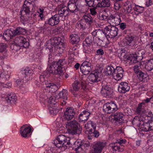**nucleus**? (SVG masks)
<instances>
[{
	"label": "nucleus",
	"instance_id": "338daca9",
	"mask_svg": "<svg viewBox=\"0 0 153 153\" xmlns=\"http://www.w3.org/2000/svg\"><path fill=\"white\" fill-rule=\"evenodd\" d=\"M53 44H54L53 45V47H52V48H54L55 47V46H56L58 44V43H60V41L57 38H55L53 39Z\"/></svg>",
	"mask_w": 153,
	"mask_h": 153
},
{
	"label": "nucleus",
	"instance_id": "f257e3e1",
	"mask_svg": "<svg viewBox=\"0 0 153 153\" xmlns=\"http://www.w3.org/2000/svg\"><path fill=\"white\" fill-rule=\"evenodd\" d=\"M66 64V61L65 59H60L57 62L53 63L48 68V70L50 73L61 75L63 74L62 66L65 65Z\"/></svg>",
	"mask_w": 153,
	"mask_h": 153
},
{
	"label": "nucleus",
	"instance_id": "de8ad7c7",
	"mask_svg": "<svg viewBox=\"0 0 153 153\" xmlns=\"http://www.w3.org/2000/svg\"><path fill=\"white\" fill-rule=\"evenodd\" d=\"M96 124L94 122L91 121H89L85 125V127L86 129H90L91 127L93 128H96Z\"/></svg>",
	"mask_w": 153,
	"mask_h": 153
},
{
	"label": "nucleus",
	"instance_id": "bb28decb",
	"mask_svg": "<svg viewBox=\"0 0 153 153\" xmlns=\"http://www.w3.org/2000/svg\"><path fill=\"white\" fill-rule=\"evenodd\" d=\"M30 5H27L24 3L21 10L20 12V15H29L30 12Z\"/></svg>",
	"mask_w": 153,
	"mask_h": 153
},
{
	"label": "nucleus",
	"instance_id": "58836bf2",
	"mask_svg": "<svg viewBox=\"0 0 153 153\" xmlns=\"http://www.w3.org/2000/svg\"><path fill=\"white\" fill-rule=\"evenodd\" d=\"M11 73V72L9 70H5L0 75V77L2 78L4 80H7L9 78Z\"/></svg>",
	"mask_w": 153,
	"mask_h": 153
},
{
	"label": "nucleus",
	"instance_id": "dca6fc26",
	"mask_svg": "<svg viewBox=\"0 0 153 153\" xmlns=\"http://www.w3.org/2000/svg\"><path fill=\"white\" fill-rule=\"evenodd\" d=\"M130 89L129 85L126 82H121L118 88L119 92L122 93H125L128 91Z\"/></svg>",
	"mask_w": 153,
	"mask_h": 153
},
{
	"label": "nucleus",
	"instance_id": "3c124183",
	"mask_svg": "<svg viewBox=\"0 0 153 153\" xmlns=\"http://www.w3.org/2000/svg\"><path fill=\"white\" fill-rule=\"evenodd\" d=\"M119 57L121 60L128 62L129 59L128 56L126 53L122 52L120 54V55H119Z\"/></svg>",
	"mask_w": 153,
	"mask_h": 153
},
{
	"label": "nucleus",
	"instance_id": "4468645a",
	"mask_svg": "<svg viewBox=\"0 0 153 153\" xmlns=\"http://www.w3.org/2000/svg\"><path fill=\"white\" fill-rule=\"evenodd\" d=\"M91 64L88 62H83L80 67L81 72L84 75L88 74L91 71Z\"/></svg>",
	"mask_w": 153,
	"mask_h": 153
},
{
	"label": "nucleus",
	"instance_id": "4c0bfd02",
	"mask_svg": "<svg viewBox=\"0 0 153 153\" xmlns=\"http://www.w3.org/2000/svg\"><path fill=\"white\" fill-rule=\"evenodd\" d=\"M138 56L136 53L133 54L128 56V62L131 63H136L138 62L137 60Z\"/></svg>",
	"mask_w": 153,
	"mask_h": 153
},
{
	"label": "nucleus",
	"instance_id": "4be33fe9",
	"mask_svg": "<svg viewBox=\"0 0 153 153\" xmlns=\"http://www.w3.org/2000/svg\"><path fill=\"white\" fill-rule=\"evenodd\" d=\"M6 98L7 102L11 104H15L17 100V97L14 94H8Z\"/></svg>",
	"mask_w": 153,
	"mask_h": 153
},
{
	"label": "nucleus",
	"instance_id": "393cba45",
	"mask_svg": "<svg viewBox=\"0 0 153 153\" xmlns=\"http://www.w3.org/2000/svg\"><path fill=\"white\" fill-rule=\"evenodd\" d=\"M85 145V143H82L80 141H76L74 144V149L76 151H80L84 149Z\"/></svg>",
	"mask_w": 153,
	"mask_h": 153
},
{
	"label": "nucleus",
	"instance_id": "39448f33",
	"mask_svg": "<svg viewBox=\"0 0 153 153\" xmlns=\"http://www.w3.org/2000/svg\"><path fill=\"white\" fill-rule=\"evenodd\" d=\"M79 125L77 122L75 120L66 123V128L69 130V132L72 134L76 133V129L78 128Z\"/></svg>",
	"mask_w": 153,
	"mask_h": 153
},
{
	"label": "nucleus",
	"instance_id": "bf43d9fd",
	"mask_svg": "<svg viewBox=\"0 0 153 153\" xmlns=\"http://www.w3.org/2000/svg\"><path fill=\"white\" fill-rule=\"evenodd\" d=\"M92 37L91 36H88L86 38L85 40L83 43V45H92Z\"/></svg>",
	"mask_w": 153,
	"mask_h": 153
},
{
	"label": "nucleus",
	"instance_id": "5fc2aeb1",
	"mask_svg": "<svg viewBox=\"0 0 153 153\" xmlns=\"http://www.w3.org/2000/svg\"><path fill=\"white\" fill-rule=\"evenodd\" d=\"M141 128H142V130L145 131L151 130V128H150V127H149V125L148 123H144V124L143 125H142V126H141Z\"/></svg>",
	"mask_w": 153,
	"mask_h": 153
},
{
	"label": "nucleus",
	"instance_id": "72a5a7b5",
	"mask_svg": "<svg viewBox=\"0 0 153 153\" xmlns=\"http://www.w3.org/2000/svg\"><path fill=\"white\" fill-rule=\"evenodd\" d=\"M83 52L88 54L91 53L93 52V46L92 45H83Z\"/></svg>",
	"mask_w": 153,
	"mask_h": 153
},
{
	"label": "nucleus",
	"instance_id": "f3484780",
	"mask_svg": "<svg viewBox=\"0 0 153 153\" xmlns=\"http://www.w3.org/2000/svg\"><path fill=\"white\" fill-rule=\"evenodd\" d=\"M144 118L143 116L140 115H139L137 116H136L133 119L132 123L137 126L140 127L142 125L144 124Z\"/></svg>",
	"mask_w": 153,
	"mask_h": 153
},
{
	"label": "nucleus",
	"instance_id": "37998d69",
	"mask_svg": "<svg viewBox=\"0 0 153 153\" xmlns=\"http://www.w3.org/2000/svg\"><path fill=\"white\" fill-rule=\"evenodd\" d=\"M145 68L149 71H150L153 69V59H150L148 61L145 66Z\"/></svg>",
	"mask_w": 153,
	"mask_h": 153
},
{
	"label": "nucleus",
	"instance_id": "aec40b11",
	"mask_svg": "<svg viewBox=\"0 0 153 153\" xmlns=\"http://www.w3.org/2000/svg\"><path fill=\"white\" fill-rule=\"evenodd\" d=\"M59 98L61 99V104L62 105H65L66 103V100L67 99V91L65 90H63L59 94Z\"/></svg>",
	"mask_w": 153,
	"mask_h": 153
},
{
	"label": "nucleus",
	"instance_id": "ddd939ff",
	"mask_svg": "<svg viewBox=\"0 0 153 153\" xmlns=\"http://www.w3.org/2000/svg\"><path fill=\"white\" fill-rule=\"evenodd\" d=\"M123 72L124 71L122 67H117L112 74L113 78L117 80L120 79L123 77Z\"/></svg>",
	"mask_w": 153,
	"mask_h": 153
},
{
	"label": "nucleus",
	"instance_id": "774afa93",
	"mask_svg": "<svg viewBox=\"0 0 153 153\" xmlns=\"http://www.w3.org/2000/svg\"><path fill=\"white\" fill-rule=\"evenodd\" d=\"M126 140L125 139H121V138L117 139L116 142V143H119L121 146L122 145V144H124L125 143Z\"/></svg>",
	"mask_w": 153,
	"mask_h": 153
},
{
	"label": "nucleus",
	"instance_id": "1a4fd4ad",
	"mask_svg": "<svg viewBox=\"0 0 153 153\" xmlns=\"http://www.w3.org/2000/svg\"><path fill=\"white\" fill-rule=\"evenodd\" d=\"M117 109L116 104L112 102L105 103L103 107V110L107 113H113L116 111Z\"/></svg>",
	"mask_w": 153,
	"mask_h": 153
},
{
	"label": "nucleus",
	"instance_id": "c756f323",
	"mask_svg": "<svg viewBox=\"0 0 153 153\" xmlns=\"http://www.w3.org/2000/svg\"><path fill=\"white\" fill-rule=\"evenodd\" d=\"M12 31L14 36H15L16 35L24 34L26 33V30L21 27H19L15 30H12Z\"/></svg>",
	"mask_w": 153,
	"mask_h": 153
},
{
	"label": "nucleus",
	"instance_id": "603ef678",
	"mask_svg": "<svg viewBox=\"0 0 153 153\" xmlns=\"http://www.w3.org/2000/svg\"><path fill=\"white\" fill-rule=\"evenodd\" d=\"M57 102L56 100H55L53 97H49V99L48 98V99L46 100V103H48L49 104L53 105L56 104Z\"/></svg>",
	"mask_w": 153,
	"mask_h": 153
},
{
	"label": "nucleus",
	"instance_id": "f8f14e48",
	"mask_svg": "<svg viewBox=\"0 0 153 153\" xmlns=\"http://www.w3.org/2000/svg\"><path fill=\"white\" fill-rule=\"evenodd\" d=\"M75 115L74 109L72 107H68L64 113V118L67 120H69L74 118Z\"/></svg>",
	"mask_w": 153,
	"mask_h": 153
},
{
	"label": "nucleus",
	"instance_id": "c9c22d12",
	"mask_svg": "<svg viewBox=\"0 0 153 153\" xmlns=\"http://www.w3.org/2000/svg\"><path fill=\"white\" fill-rule=\"evenodd\" d=\"M86 4L90 7H95L99 3L100 0H85Z\"/></svg>",
	"mask_w": 153,
	"mask_h": 153
},
{
	"label": "nucleus",
	"instance_id": "0eeeda50",
	"mask_svg": "<svg viewBox=\"0 0 153 153\" xmlns=\"http://www.w3.org/2000/svg\"><path fill=\"white\" fill-rule=\"evenodd\" d=\"M121 20L120 16L116 13L111 14L108 19V22L110 25L115 26L120 24Z\"/></svg>",
	"mask_w": 153,
	"mask_h": 153
},
{
	"label": "nucleus",
	"instance_id": "a878e982",
	"mask_svg": "<svg viewBox=\"0 0 153 153\" xmlns=\"http://www.w3.org/2000/svg\"><path fill=\"white\" fill-rule=\"evenodd\" d=\"M45 84L46 87L51 92H54L58 89L57 86L55 84L48 82H46Z\"/></svg>",
	"mask_w": 153,
	"mask_h": 153
},
{
	"label": "nucleus",
	"instance_id": "13d9d810",
	"mask_svg": "<svg viewBox=\"0 0 153 153\" xmlns=\"http://www.w3.org/2000/svg\"><path fill=\"white\" fill-rule=\"evenodd\" d=\"M6 52V46L4 45H0V53H4V56L3 57L1 56V58H4L7 56V54L5 53Z\"/></svg>",
	"mask_w": 153,
	"mask_h": 153
},
{
	"label": "nucleus",
	"instance_id": "6e6d98bb",
	"mask_svg": "<svg viewBox=\"0 0 153 153\" xmlns=\"http://www.w3.org/2000/svg\"><path fill=\"white\" fill-rule=\"evenodd\" d=\"M110 147H111L112 150L114 151H120V147L119 146L117 145L116 143H112L110 144Z\"/></svg>",
	"mask_w": 153,
	"mask_h": 153
},
{
	"label": "nucleus",
	"instance_id": "2f4dec72",
	"mask_svg": "<svg viewBox=\"0 0 153 153\" xmlns=\"http://www.w3.org/2000/svg\"><path fill=\"white\" fill-rule=\"evenodd\" d=\"M114 117L113 119L117 122H120L122 120L123 114L120 112H117L111 115Z\"/></svg>",
	"mask_w": 153,
	"mask_h": 153
},
{
	"label": "nucleus",
	"instance_id": "cd10ccee",
	"mask_svg": "<svg viewBox=\"0 0 153 153\" xmlns=\"http://www.w3.org/2000/svg\"><path fill=\"white\" fill-rule=\"evenodd\" d=\"M14 36L12 30L8 29L4 31L3 37L6 41H8Z\"/></svg>",
	"mask_w": 153,
	"mask_h": 153
},
{
	"label": "nucleus",
	"instance_id": "9d476101",
	"mask_svg": "<svg viewBox=\"0 0 153 153\" xmlns=\"http://www.w3.org/2000/svg\"><path fill=\"white\" fill-rule=\"evenodd\" d=\"M32 132L31 127L27 125H23L20 129V134L24 137H30L31 135Z\"/></svg>",
	"mask_w": 153,
	"mask_h": 153
},
{
	"label": "nucleus",
	"instance_id": "0e129e2a",
	"mask_svg": "<svg viewBox=\"0 0 153 153\" xmlns=\"http://www.w3.org/2000/svg\"><path fill=\"white\" fill-rule=\"evenodd\" d=\"M1 86L6 88H9L12 85V84L10 82L4 83V82L1 83Z\"/></svg>",
	"mask_w": 153,
	"mask_h": 153
},
{
	"label": "nucleus",
	"instance_id": "a19ab883",
	"mask_svg": "<svg viewBox=\"0 0 153 153\" xmlns=\"http://www.w3.org/2000/svg\"><path fill=\"white\" fill-rule=\"evenodd\" d=\"M78 27L80 29L84 30L89 27L82 19L81 21L77 23Z\"/></svg>",
	"mask_w": 153,
	"mask_h": 153
},
{
	"label": "nucleus",
	"instance_id": "6ab92c4d",
	"mask_svg": "<svg viewBox=\"0 0 153 153\" xmlns=\"http://www.w3.org/2000/svg\"><path fill=\"white\" fill-rule=\"evenodd\" d=\"M112 91L111 88L106 85H103L101 90V93L102 95L107 97L111 95L112 93Z\"/></svg>",
	"mask_w": 153,
	"mask_h": 153
},
{
	"label": "nucleus",
	"instance_id": "09e8293b",
	"mask_svg": "<svg viewBox=\"0 0 153 153\" xmlns=\"http://www.w3.org/2000/svg\"><path fill=\"white\" fill-rule=\"evenodd\" d=\"M72 87L75 91H78L80 87V84L79 82L77 80H76L72 84Z\"/></svg>",
	"mask_w": 153,
	"mask_h": 153
},
{
	"label": "nucleus",
	"instance_id": "423d86ee",
	"mask_svg": "<svg viewBox=\"0 0 153 153\" xmlns=\"http://www.w3.org/2000/svg\"><path fill=\"white\" fill-rule=\"evenodd\" d=\"M14 42L15 44L12 45L14 48L15 46H22L24 48H27L29 45V43L27 41L26 39L22 36L16 37L15 39Z\"/></svg>",
	"mask_w": 153,
	"mask_h": 153
},
{
	"label": "nucleus",
	"instance_id": "79ce46f5",
	"mask_svg": "<svg viewBox=\"0 0 153 153\" xmlns=\"http://www.w3.org/2000/svg\"><path fill=\"white\" fill-rule=\"evenodd\" d=\"M98 7H108L110 6V0H102L100 4H98Z\"/></svg>",
	"mask_w": 153,
	"mask_h": 153
},
{
	"label": "nucleus",
	"instance_id": "c03bdc74",
	"mask_svg": "<svg viewBox=\"0 0 153 153\" xmlns=\"http://www.w3.org/2000/svg\"><path fill=\"white\" fill-rule=\"evenodd\" d=\"M135 11V13L137 15L139 13H142L144 10V8L138 5H135L133 8Z\"/></svg>",
	"mask_w": 153,
	"mask_h": 153
},
{
	"label": "nucleus",
	"instance_id": "69168bd1",
	"mask_svg": "<svg viewBox=\"0 0 153 153\" xmlns=\"http://www.w3.org/2000/svg\"><path fill=\"white\" fill-rule=\"evenodd\" d=\"M96 6H95V7H94L93 8H90V9L91 14L93 16H95L97 14V12L96 11Z\"/></svg>",
	"mask_w": 153,
	"mask_h": 153
},
{
	"label": "nucleus",
	"instance_id": "4d7b16f0",
	"mask_svg": "<svg viewBox=\"0 0 153 153\" xmlns=\"http://www.w3.org/2000/svg\"><path fill=\"white\" fill-rule=\"evenodd\" d=\"M147 75L142 72H140L138 76V79L140 81L144 82L146 78Z\"/></svg>",
	"mask_w": 153,
	"mask_h": 153
},
{
	"label": "nucleus",
	"instance_id": "ea45409f",
	"mask_svg": "<svg viewBox=\"0 0 153 153\" xmlns=\"http://www.w3.org/2000/svg\"><path fill=\"white\" fill-rule=\"evenodd\" d=\"M56 147L55 144L52 143L44 153H54L55 152Z\"/></svg>",
	"mask_w": 153,
	"mask_h": 153
},
{
	"label": "nucleus",
	"instance_id": "e433bc0d",
	"mask_svg": "<svg viewBox=\"0 0 153 153\" xmlns=\"http://www.w3.org/2000/svg\"><path fill=\"white\" fill-rule=\"evenodd\" d=\"M71 42L72 44L77 43L79 41L78 35L76 34H72L70 36Z\"/></svg>",
	"mask_w": 153,
	"mask_h": 153
},
{
	"label": "nucleus",
	"instance_id": "8fccbe9b",
	"mask_svg": "<svg viewBox=\"0 0 153 153\" xmlns=\"http://www.w3.org/2000/svg\"><path fill=\"white\" fill-rule=\"evenodd\" d=\"M68 10L72 13H74L76 10L77 7L74 3H70L68 5Z\"/></svg>",
	"mask_w": 153,
	"mask_h": 153
},
{
	"label": "nucleus",
	"instance_id": "864d4df0",
	"mask_svg": "<svg viewBox=\"0 0 153 153\" xmlns=\"http://www.w3.org/2000/svg\"><path fill=\"white\" fill-rule=\"evenodd\" d=\"M100 17L101 19L103 20H107L108 16H107L106 11L105 10H103L101 13L100 14Z\"/></svg>",
	"mask_w": 153,
	"mask_h": 153
},
{
	"label": "nucleus",
	"instance_id": "7ed1b4c3",
	"mask_svg": "<svg viewBox=\"0 0 153 153\" xmlns=\"http://www.w3.org/2000/svg\"><path fill=\"white\" fill-rule=\"evenodd\" d=\"M92 35L93 37V41L95 43L98 44L99 42V41L102 40L105 37H108L106 35L105 32H103V30L99 29L93 31L92 33Z\"/></svg>",
	"mask_w": 153,
	"mask_h": 153
},
{
	"label": "nucleus",
	"instance_id": "e2e57ef3",
	"mask_svg": "<svg viewBox=\"0 0 153 153\" xmlns=\"http://www.w3.org/2000/svg\"><path fill=\"white\" fill-rule=\"evenodd\" d=\"M80 85L82 87V89L84 90L86 88L87 83L85 82V79H82L81 80V84Z\"/></svg>",
	"mask_w": 153,
	"mask_h": 153
},
{
	"label": "nucleus",
	"instance_id": "b1692460",
	"mask_svg": "<svg viewBox=\"0 0 153 153\" xmlns=\"http://www.w3.org/2000/svg\"><path fill=\"white\" fill-rule=\"evenodd\" d=\"M123 8L126 13H132V9L130 2L127 1L125 2L124 4Z\"/></svg>",
	"mask_w": 153,
	"mask_h": 153
},
{
	"label": "nucleus",
	"instance_id": "680f3d73",
	"mask_svg": "<svg viewBox=\"0 0 153 153\" xmlns=\"http://www.w3.org/2000/svg\"><path fill=\"white\" fill-rule=\"evenodd\" d=\"M50 111L51 114H56L59 111V110L54 106L53 108L52 107L50 109Z\"/></svg>",
	"mask_w": 153,
	"mask_h": 153
},
{
	"label": "nucleus",
	"instance_id": "a18cd8bd",
	"mask_svg": "<svg viewBox=\"0 0 153 153\" xmlns=\"http://www.w3.org/2000/svg\"><path fill=\"white\" fill-rule=\"evenodd\" d=\"M65 44L62 42L58 43V44L54 48L58 50L60 53L62 52L65 48Z\"/></svg>",
	"mask_w": 153,
	"mask_h": 153
},
{
	"label": "nucleus",
	"instance_id": "20e7f679",
	"mask_svg": "<svg viewBox=\"0 0 153 153\" xmlns=\"http://www.w3.org/2000/svg\"><path fill=\"white\" fill-rule=\"evenodd\" d=\"M104 31L108 38H113L117 35L118 29L115 26L108 25L105 27Z\"/></svg>",
	"mask_w": 153,
	"mask_h": 153
},
{
	"label": "nucleus",
	"instance_id": "f704fd0d",
	"mask_svg": "<svg viewBox=\"0 0 153 153\" xmlns=\"http://www.w3.org/2000/svg\"><path fill=\"white\" fill-rule=\"evenodd\" d=\"M68 13V11L66 7H63L58 10V15L61 16H66Z\"/></svg>",
	"mask_w": 153,
	"mask_h": 153
},
{
	"label": "nucleus",
	"instance_id": "473e14b6",
	"mask_svg": "<svg viewBox=\"0 0 153 153\" xmlns=\"http://www.w3.org/2000/svg\"><path fill=\"white\" fill-rule=\"evenodd\" d=\"M115 69L111 65L107 66L105 68L104 72L105 74L107 76L112 75L113 71Z\"/></svg>",
	"mask_w": 153,
	"mask_h": 153
},
{
	"label": "nucleus",
	"instance_id": "49530a36",
	"mask_svg": "<svg viewBox=\"0 0 153 153\" xmlns=\"http://www.w3.org/2000/svg\"><path fill=\"white\" fill-rule=\"evenodd\" d=\"M144 103L142 102L138 105L136 109V112L138 114L145 113L146 111L142 108V105H144Z\"/></svg>",
	"mask_w": 153,
	"mask_h": 153
},
{
	"label": "nucleus",
	"instance_id": "412c9836",
	"mask_svg": "<svg viewBox=\"0 0 153 153\" xmlns=\"http://www.w3.org/2000/svg\"><path fill=\"white\" fill-rule=\"evenodd\" d=\"M90 115V113L86 110L82 111L79 116L78 120L80 122H84L88 120Z\"/></svg>",
	"mask_w": 153,
	"mask_h": 153
},
{
	"label": "nucleus",
	"instance_id": "c85d7f7f",
	"mask_svg": "<svg viewBox=\"0 0 153 153\" xmlns=\"http://www.w3.org/2000/svg\"><path fill=\"white\" fill-rule=\"evenodd\" d=\"M33 70L31 68H27L24 70V73L25 74V77L27 80L32 79L31 76L33 74Z\"/></svg>",
	"mask_w": 153,
	"mask_h": 153
},
{
	"label": "nucleus",
	"instance_id": "5701e85b",
	"mask_svg": "<svg viewBox=\"0 0 153 153\" xmlns=\"http://www.w3.org/2000/svg\"><path fill=\"white\" fill-rule=\"evenodd\" d=\"M37 98L39 100L40 102L46 103V100L48 99V97L45 95L43 92H38L36 94Z\"/></svg>",
	"mask_w": 153,
	"mask_h": 153
},
{
	"label": "nucleus",
	"instance_id": "7c9ffc66",
	"mask_svg": "<svg viewBox=\"0 0 153 153\" xmlns=\"http://www.w3.org/2000/svg\"><path fill=\"white\" fill-rule=\"evenodd\" d=\"M82 19L89 27L93 23V19L89 15L84 16Z\"/></svg>",
	"mask_w": 153,
	"mask_h": 153
},
{
	"label": "nucleus",
	"instance_id": "9b49d317",
	"mask_svg": "<svg viewBox=\"0 0 153 153\" xmlns=\"http://www.w3.org/2000/svg\"><path fill=\"white\" fill-rule=\"evenodd\" d=\"M105 146L106 144L104 142H97L93 146L92 153H101Z\"/></svg>",
	"mask_w": 153,
	"mask_h": 153
},
{
	"label": "nucleus",
	"instance_id": "f03ea898",
	"mask_svg": "<svg viewBox=\"0 0 153 153\" xmlns=\"http://www.w3.org/2000/svg\"><path fill=\"white\" fill-rule=\"evenodd\" d=\"M68 139L65 135H60L58 136L57 138L54 141V143L57 147H67L70 144L69 139Z\"/></svg>",
	"mask_w": 153,
	"mask_h": 153
},
{
	"label": "nucleus",
	"instance_id": "052dcab7",
	"mask_svg": "<svg viewBox=\"0 0 153 153\" xmlns=\"http://www.w3.org/2000/svg\"><path fill=\"white\" fill-rule=\"evenodd\" d=\"M146 51L143 50L139 51L136 54H137L138 57H142V58L145 57Z\"/></svg>",
	"mask_w": 153,
	"mask_h": 153
},
{
	"label": "nucleus",
	"instance_id": "6e6552de",
	"mask_svg": "<svg viewBox=\"0 0 153 153\" xmlns=\"http://www.w3.org/2000/svg\"><path fill=\"white\" fill-rule=\"evenodd\" d=\"M101 73L98 71H93L90 74L88 79L91 83H97L101 80Z\"/></svg>",
	"mask_w": 153,
	"mask_h": 153
},
{
	"label": "nucleus",
	"instance_id": "2eb2a0df",
	"mask_svg": "<svg viewBox=\"0 0 153 153\" xmlns=\"http://www.w3.org/2000/svg\"><path fill=\"white\" fill-rule=\"evenodd\" d=\"M139 39V37L136 35L128 36L126 37V42L127 45L133 46L135 45L137 41H138Z\"/></svg>",
	"mask_w": 153,
	"mask_h": 153
},
{
	"label": "nucleus",
	"instance_id": "a211bd4d",
	"mask_svg": "<svg viewBox=\"0 0 153 153\" xmlns=\"http://www.w3.org/2000/svg\"><path fill=\"white\" fill-rule=\"evenodd\" d=\"M59 15L58 14H56L48 19L46 22V23H47L52 26H54L59 24Z\"/></svg>",
	"mask_w": 153,
	"mask_h": 153
}]
</instances>
